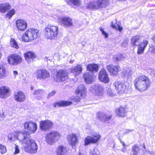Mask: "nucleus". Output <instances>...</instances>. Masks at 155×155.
Returning a JSON list of instances; mask_svg holds the SVG:
<instances>
[{
  "mask_svg": "<svg viewBox=\"0 0 155 155\" xmlns=\"http://www.w3.org/2000/svg\"><path fill=\"white\" fill-rule=\"evenodd\" d=\"M6 76L5 67L2 64L0 65V79L4 78Z\"/></svg>",
  "mask_w": 155,
  "mask_h": 155,
  "instance_id": "34",
  "label": "nucleus"
},
{
  "mask_svg": "<svg viewBox=\"0 0 155 155\" xmlns=\"http://www.w3.org/2000/svg\"><path fill=\"white\" fill-rule=\"evenodd\" d=\"M10 45L11 47L14 48L16 49H18L19 48V46L17 43L13 38H11V39Z\"/></svg>",
  "mask_w": 155,
  "mask_h": 155,
  "instance_id": "39",
  "label": "nucleus"
},
{
  "mask_svg": "<svg viewBox=\"0 0 155 155\" xmlns=\"http://www.w3.org/2000/svg\"><path fill=\"white\" fill-rule=\"evenodd\" d=\"M149 51L152 53L155 54V46H152L150 47Z\"/></svg>",
  "mask_w": 155,
  "mask_h": 155,
  "instance_id": "50",
  "label": "nucleus"
},
{
  "mask_svg": "<svg viewBox=\"0 0 155 155\" xmlns=\"http://www.w3.org/2000/svg\"><path fill=\"white\" fill-rule=\"evenodd\" d=\"M17 132L13 131L10 133L8 136V140L11 142L14 141L17 139Z\"/></svg>",
  "mask_w": 155,
  "mask_h": 155,
  "instance_id": "33",
  "label": "nucleus"
},
{
  "mask_svg": "<svg viewBox=\"0 0 155 155\" xmlns=\"http://www.w3.org/2000/svg\"><path fill=\"white\" fill-rule=\"evenodd\" d=\"M75 94L78 97L79 99L84 97L87 93L86 88L84 85H79L75 91Z\"/></svg>",
  "mask_w": 155,
  "mask_h": 155,
  "instance_id": "13",
  "label": "nucleus"
},
{
  "mask_svg": "<svg viewBox=\"0 0 155 155\" xmlns=\"http://www.w3.org/2000/svg\"><path fill=\"white\" fill-rule=\"evenodd\" d=\"M67 139L69 143L73 147L75 146L78 142V139L76 134H71L68 136Z\"/></svg>",
  "mask_w": 155,
  "mask_h": 155,
  "instance_id": "20",
  "label": "nucleus"
},
{
  "mask_svg": "<svg viewBox=\"0 0 155 155\" xmlns=\"http://www.w3.org/2000/svg\"><path fill=\"white\" fill-rule=\"evenodd\" d=\"M11 7V5L8 2L2 3L0 4V12L5 13L9 10Z\"/></svg>",
  "mask_w": 155,
  "mask_h": 155,
  "instance_id": "29",
  "label": "nucleus"
},
{
  "mask_svg": "<svg viewBox=\"0 0 155 155\" xmlns=\"http://www.w3.org/2000/svg\"><path fill=\"white\" fill-rule=\"evenodd\" d=\"M127 43L126 41L125 42H124L123 43L121 44V45L123 47H126L127 45Z\"/></svg>",
  "mask_w": 155,
  "mask_h": 155,
  "instance_id": "54",
  "label": "nucleus"
},
{
  "mask_svg": "<svg viewBox=\"0 0 155 155\" xmlns=\"http://www.w3.org/2000/svg\"><path fill=\"white\" fill-rule=\"evenodd\" d=\"M15 151L14 153L15 154H18L20 152V150L18 148V146L17 144H15Z\"/></svg>",
  "mask_w": 155,
  "mask_h": 155,
  "instance_id": "47",
  "label": "nucleus"
},
{
  "mask_svg": "<svg viewBox=\"0 0 155 155\" xmlns=\"http://www.w3.org/2000/svg\"><path fill=\"white\" fill-rule=\"evenodd\" d=\"M149 153L151 155H155V151H149Z\"/></svg>",
  "mask_w": 155,
  "mask_h": 155,
  "instance_id": "55",
  "label": "nucleus"
},
{
  "mask_svg": "<svg viewBox=\"0 0 155 155\" xmlns=\"http://www.w3.org/2000/svg\"><path fill=\"white\" fill-rule=\"evenodd\" d=\"M71 72L73 73L75 76L79 75L81 73L82 70V65L80 64H78L77 65L72 67L70 68Z\"/></svg>",
  "mask_w": 155,
  "mask_h": 155,
  "instance_id": "25",
  "label": "nucleus"
},
{
  "mask_svg": "<svg viewBox=\"0 0 155 155\" xmlns=\"http://www.w3.org/2000/svg\"><path fill=\"white\" fill-rule=\"evenodd\" d=\"M106 90H107V95L110 97L113 96L114 95V93L112 92L110 88H107Z\"/></svg>",
  "mask_w": 155,
  "mask_h": 155,
  "instance_id": "48",
  "label": "nucleus"
},
{
  "mask_svg": "<svg viewBox=\"0 0 155 155\" xmlns=\"http://www.w3.org/2000/svg\"><path fill=\"white\" fill-rule=\"evenodd\" d=\"M98 65L94 64H88L87 67V70L90 71L97 72L98 70Z\"/></svg>",
  "mask_w": 155,
  "mask_h": 155,
  "instance_id": "32",
  "label": "nucleus"
},
{
  "mask_svg": "<svg viewBox=\"0 0 155 155\" xmlns=\"http://www.w3.org/2000/svg\"><path fill=\"white\" fill-rule=\"evenodd\" d=\"M61 136V134L59 132L56 131H51L46 134V141L48 144L52 145L58 140Z\"/></svg>",
  "mask_w": 155,
  "mask_h": 155,
  "instance_id": "6",
  "label": "nucleus"
},
{
  "mask_svg": "<svg viewBox=\"0 0 155 155\" xmlns=\"http://www.w3.org/2000/svg\"><path fill=\"white\" fill-rule=\"evenodd\" d=\"M111 27L112 28L116 30H118L120 32H121L123 29L122 27L120 26L119 24H116V25H114L112 24Z\"/></svg>",
  "mask_w": 155,
  "mask_h": 155,
  "instance_id": "45",
  "label": "nucleus"
},
{
  "mask_svg": "<svg viewBox=\"0 0 155 155\" xmlns=\"http://www.w3.org/2000/svg\"><path fill=\"white\" fill-rule=\"evenodd\" d=\"M53 125V123L48 120H41L40 122V127L41 130L46 131L51 128Z\"/></svg>",
  "mask_w": 155,
  "mask_h": 155,
  "instance_id": "18",
  "label": "nucleus"
},
{
  "mask_svg": "<svg viewBox=\"0 0 155 155\" xmlns=\"http://www.w3.org/2000/svg\"><path fill=\"white\" fill-rule=\"evenodd\" d=\"M123 73L125 77L129 78L133 74V71L130 69H124Z\"/></svg>",
  "mask_w": 155,
  "mask_h": 155,
  "instance_id": "37",
  "label": "nucleus"
},
{
  "mask_svg": "<svg viewBox=\"0 0 155 155\" xmlns=\"http://www.w3.org/2000/svg\"><path fill=\"white\" fill-rule=\"evenodd\" d=\"M25 131L28 134L35 133L37 129V124L32 121H28L24 124Z\"/></svg>",
  "mask_w": 155,
  "mask_h": 155,
  "instance_id": "8",
  "label": "nucleus"
},
{
  "mask_svg": "<svg viewBox=\"0 0 155 155\" xmlns=\"http://www.w3.org/2000/svg\"><path fill=\"white\" fill-rule=\"evenodd\" d=\"M74 100L75 101L78 102V101H79V100L78 99H75Z\"/></svg>",
  "mask_w": 155,
  "mask_h": 155,
  "instance_id": "59",
  "label": "nucleus"
},
{
  "mask_svg": "<svg viewBox=\"0 0 155 155\" xmlns=\"http://www.w3.org/2000/svg\"><path fill=\"white\" fill-rule=\"evenodd\" d=\"M98 78L101 82L104 83H108L110 81V78L106 70L101 69L100 71L98 76Z\"/></svg>",
  "mask_w": 155,
  "mask_h": 155,
  "instance_id": "12",
  "label": "nucleus"
},
{
  "mask_svg": "<svg viewBox=\"0 0 155 155\" xmlns=\"http://www.w3.org/2000/svg\"><path fill=\"white\" fill-rule=\"evenodd\" d=\"M56 92L54 91H52L51 93H50L48 95L47 98H49L51 97L54 96Z\"/></svg>",
  "mask_w": 155,
  "mask_h": 155,
  "instance_id": "51",
  "label": "nucleus"
},
{
  "mask_svg": "<svg viewBox=\"0 0 155 155\" xmlns=\"http://www.w3.org/2000/svg\"><path fill=\"white\" fill-rule=\"evenodd\" d=\"M101 136L98 133L94 134L92 137L91 139L93 143H97L100 139Z\"/></svg>",
  "mask_w": 155,
  "mask_h": 155,
  "instance_id": "36",
  "label": "nucleus"
},
{
  "mask_svg": "<svg viewBox=\"0 0 155 155\" xmlns=\"http://www.w3.org/2000/svg\"><path fill=\"white\" fill-rule=\"evenodd\" d=\"M7 59L8 64L11 65H16L22 61L21 56L17 54L10 55L8 57Z\"/></svg>",
  "mask_w": 155,
  "mask_h": 155,
  "instance_id": "10",
  "label": "nucleus"
},
{
  "mask_svg": "<svg viewBox=\"0 0 155 155\" xmlns=\"http://www.w3.org/2000/svg\"><path fill=\"white\" fill-rule=\"evenodd\" d=\"M15 13V11L14 9L9 11L6 15V17L10 19Z\"/></svg>",
  "mask_w": 155,
  "mask_h": 155,
  "instance_id": "41",
  "label": "nucleus"
},
{
  "mask_svg": "<svg viewBox=\"0 0 155 155\" xmlns=\"http://www.w3.org/2000/svg\"><path fill=\"white\" fill-rule=\"evenodd\" d=\"M73 60H71V61H70V63H73Z\"/></svg>",
  "mask_w": 155,
  "mask_h": 155,
  "instance_id": "60",
  "label": "nucleus"
},
{
  "mask_svg": "<svg viewBox=\"0 0 155 155\" xmlns=\"http://www.w3.org/2000/svg\"><path fill=\"white\" fill-rule=\"evenodd\" d=\"M113 84L115 89L120 94L127 93L129 86L127 82L123 83L120 81H115Z\"/></svg>",
  "mask_w": 155,
  "mask_h": 155,
  "instance_id": "7",
  "label": "nucleus"
},
{
  "mask_svg": "<svg viewBox=\"0 0 155 155\" xmlns=\"http://www.w3.org/2000/svg\"><path fill=\"white\" fill-rule=\"evenodd\" d=\"M140 150V148L137 144L134 145L132 148V153L131 155H137L139 153Z\"/></svg>",
  "mask_w": 155,
  "mask_h": 155,
  "instance_id": "35",
  "label": "nucleus"
},
{
  "mask_svg": "<svg viewBox=\"0 0 155 155\" xmlns=\"http://www.w3.org/2000/svg\"><path fill=\"white\" fill-rule=\"evenodd\" d=\"M83 77L85 83L91 84L94 80L95 77L92 73L87 72L83 75Z\"/></svg>",
  "mask_w": 155,
  "mask_h": 155,
  "instance_id": "21",
  "label": "nucleus"
},
{
  "mask_svg": "<svg viewBox=\"0 0 155 155\" xmlns=\"http://www.w3.org/2000/svg\"><path fill=\"white\" fill-rule=\"evenodd\" d=\"M56 153L57 155H67V150L65 147L60 145L57 148Z\"/></svg>",
  "mask_w": 155,
  "mask_h": 155,
  "instance_id": "26",
  "label": "nucleus"
},
{
  "mask_svg": "<svg viewBox=\"0 0 155 155\" xmlns=\"http://www.w3.org/2000/svg\"><path fill=\"white\" fill-rule=\"evenodd\" d=\"M84 145L85 146H87L89 145L91 143H93L92 142L91 137L88 136L85 138L84 140Z\"/></svg>",
  "mask_w": 155,
  "mask_h": 155,
  "instance_id": "40",
  "label": "nucleus"
},
{
  "mask_svg": "<svg viewBox=\"0 0 155 155\" xmlns=\"http://www.w3.org/2000/svg\"><path fill=\"white\" fill-rule=\"evenodd\" d=\"M58 28L57 26L48 25L44 29L45 37L50 39H54L58 34Z\"/></svg>",
  "mask_w": 155,
  "mask_h": 155,
  "instance_id": "4",
  "label": "nucleus"
},
{
  "mask_svg": "<svg viewBox=\"0 0 155 155\" xmlns=\"http://www.w3.org/2000/svg\"><path fill=\"white\" fill-rule=\"evenodd\" d=\"M134 83L136 88L140 91L145 90L150 85L149 78L144 75L136 78Z\"/></svg>",
  "mask_w": 155,
  "mask_h": 155,
  "instance_id": "2",
  "label": "nucleus"
},
{
  "mask_svg": "<svg viewBox=\"0 0 155 155\" xmlns=\"http://www.w3.org/2000/svg\"><path fill=\"white\" fill-rule=\"evenodd\" d=\"M59 21L66 26H71L72 25V20L68 17H61L59 18Z\"/></svg>",
  "mask_w": 155,
  "mask_h": 155,
  "instance_id": "24",
  "label": "nucleus"
},
{
  "mask_svg": "<svg viewBox=\"0 0 155 155\" xmlns=\"http://www.w3.org/2000/svg\"><path fill=\"white\" fill-rule=\"evenodd\" d=\"M17 139L21 143L26 152L33 153L37 152L38 147L35 141L28 138L24 133L17 132Z\"/></svg>",
  "mask_w": 155,
  "mask_h": 155,
  "instance_id": "1",
  "label": "nucleus"
},
{
  "mask_svg": "<svg viewBox=\"0 0 155 155\" xmlns=\"http://www.w3.org/2000/svg\"><path fill=\"white\" fill-rule=\"evenodd\" d=\"M101 1H98L97 2H91L87 5V7L88 8L92 9H98L100 8Z\"/></svg>",
  "mask_w": 155,
  "mask_h": 155,
  "instance_id": "27",
  "label": "nucleus"
},
{
  "mask_svg": "<svg viewBox=\"0 0 155 155\" xmlns=\"http://www.w3.org/2000/svg\"><path fill=\"white\" fill-rule=\"evenodd\" d=\"M90 155H99V152L97 149H91L90 152Z\"/></svg>",
  "mask_w": 155,
  "mask_h": 155,
  "instance_id": "43",
  "label": "nucleus"
},
{
  "mask_svg": "<svg viewBox=\"0 0 155 155\" xmlns=\"http://www.w3.org/2000/svg\"><path fill=\"white\" fill-rule=\"evenodd\" d=\"M152 39L153 40V41L155 43V34L153 35L152 37Z\"/></svg>",
  "mask_w": 155,
  "mask_h": 155,
  "instance_id": "57",
  "label": "nucleus"
},
{
  "mask_svg": "<svg viewBox=\"0 0 155 155\" xmlns=\"http://www.w3.org/2000/svg\"><path fill=\"white\" fill-rule=\"evenodd\" d=\"M11 90L8 87L2 86L0 87V98L5 99L10 95Z\"/></svg>",
  "mask_w": 155,
  "mask_h": 155,
  "instance_id": "15",
  "label": "nucleus"
},
{
  "mask_svg": "<svg viewBox=\"0 0 155 155\" xmlns=\"http://www.w3.org/2000/svg\"><path fill=\"white\" fill-rule=\"evenodd\" d=\"M121 143L122 144L123 146V148L121 150L123 152H125L126 151V145L122 141H121Z\"/></svg>",
  "mask_w": 155,
  "mask_h": 155,
  "instance_id": "52",
  "label": "nucleus"
},
{
  "mask_svg": "<svg viewBox=\"0 0 155 155\" xmlns=\"http://www.w3.org/2000/svg\"><path fill=\"white\" fill-rule=\"evenodd\" d=\"M107 69L111 75H116L120 70V67L118 65H115L112 64L107 65Z\"/></svg>",
  "mask_w": 155,
  "mask_h": 155,
  "instance_id": "16",
  "label": "nucleus"
},
{
  "mask_svg": "<svg viewBox=\"0 0 155 155\" xmlns=\"http://www.w3.org/2000/svg\"><path fill=\"white\" fill-rule=\"evenodd\" d=\"M7 151V149L5 146L0 144V153L3 154Z\"/></svg>",
  "mask_w": 155,
  "mask_h": 155,
  "instance_id": "44",
  "label": "nucleus"
},
{
  "mask_svg": "<svg viewBox=\"0 0 155 155\" xmlns=\"http://www.w3.org/2000/svg\"><path fill=\"white\" fill-rule=\"evenodd\" d=\"M115 112L117 116L120 117H125L126 114L125 108L121 106L116 109Z\"/></svg>",
  "mask_w": 155,
  "mask_h": 155,
  "instance_id": "28",
  "label": "nucleus"
},
{
  "mask_svg": "<svg viewBox=\"0 0 155 155\" xmlns=\"http://www.w3.org/2000/svg\"><path fill=\"white\" fill-rule=\"evenodd\" d=\"M143 147L144 149L145 148V146L144 144L143 145Z\"/></svg>",
  "mask_w": 155,
  "mask_h": 155,
  "instance_id": "61",
  "label": "nucleus"
},
{
  "mask_svg": "<svg viewBox=\"0 0 155 155\" xmlns=\"http://www.w3.org/2000/svg\"><path fill=\"white\" fill-rule=\"evenodd\" d=\"M130 130L129 129H127V130H126L125 131V133L126 134L128 132H130Z\"/></svg>",
  "mask_w": 155,
  "mask_h": 155,
  "instance_id": "58",
  "label": "nucleus"
},
{
  "mask_svg": "<svg viewBox=\"0 0 155 155\" xmlns=\"http://www.w3.org/2000/svg\"><path fill=\"white\" fill-rule=\"evenodd\" d=\"M141 41V37L136 35L133 37L131 38V44L133 46H137V52L138 54H140L143 53L148 43V41L146 40L140 43Z\"/></svg>",
  "mask_w": 155,
  "mask_h": 155,
  "instance_id": "3",
  "label": "nucleus"
},
{
  "mask_svg": "<svg viewBox=\"0 0 155 155\" xmlns=\"http://www.w3.org/2000/svg\"><path fill=\"white\" fill-rule=\"evenodd\" d=\"M44 91L42 89H36L33 92L32 94L37 99L39 100L42 98V96L44 94Z\"/></svg>",
  "mask_w": 155,
  "mask_h": 155,
  "instance_id": "30",
  "label": "nucleus"
},
{
  "mask_svg": "<svg viewBox=\"0 0 155 155\" xmlns=\"http://www.w3.org/2000/svg\"><path fill=\"white\" fill-rule=\"evenodd\" d=\"M14 75L16 76L18 74V72L17 71H14L13 72Z\"/></svg>",
  "mask_w": 155,
  "mask_h": 155,
  "instance_id": "56",
  "label": "nucleus"
},
{
  "mask_svg": "<svg viewBox=\"0 0 155 155\" xmlns=\"http://www.w3.org/2000/svg\"><path fill=\"white\" fill-rule=\"evenodd\" d=\"M72 104L71 101H61L53 104L54 107H65L70 105Z\"/></svg>",
  "mask_w": 155,
  "mask_h": 155,
  "instance_id": "31",
  "label": "nucleus"
},
{
  "mask_svg": "<svg viewBox=\"0 0 155 155\" xmlns=\"http://www.w3.org/2000/svg\"><path fill=\"white\" fill-rule=\"evenodd\" d=\"M39 34L38 29L31 28L27 30L23 35L22 40L25 42L31 41L37 38Z\"/></svg>",
  "mask_w": 155,
  "mask_h": 155,
  "instance_id": "5",
  "label": "nucleus"
},
{
  "mask_svg": "<svg viewBox=\"0 0 155 155\" xmlns=\"http://www.w3.org/2000/svg\"><path fill=\"white\" fill-rule=\"evenodd\" d=\"M99 29L100 30L102 34L104 36L105 38H107L108 37V35L107 33L104 31L102 28H100Z\"/></svg>",
  "mask_w": 155,
  "mask_h": 155,
  "instance_id": "49",
  "label": "nucleus"
},
{
  "mask_svg": "<svg viewBox=\"0 0 155 155\" xmlns=\"http://www.w3.org/2000/svg\"><path fill=\"white\" fill-rule=\"evenodd\" d=\"M90 91L96 95L101 96L103 95L104 89L102 85L99 84H95L90 88Z\"/></svg>",
  "mask_w": 155,
  "mask_h": 155,
  "instance_id": "11",
  "label": "nucleus"
},
{
  "mask_svg": "<svg viewBox=\"0 0 155 155\" xmlns=\"http://www.w3.org/2000/svg\"><path fill=\"white\" fill-rule=\"evenodd\" d=\"M67 3L70 4L71 3H73L74 5L79 6L81 4V0H66Z\"/></svg>",
  "mask_w": 155,
  "mask_h": 155,
  "instance_id": "38",
  "label": "nucleus"
},
{
  "mask_svg": "<svg viewBox=\"0 0 155 155\" xmlns=\"http://www.w3.org/2000/svg\"><path fill=\"white\" fill-rule=\"evenodd\" d=\"M5 118V115L3 112H1L0 111V120H2Z\"/></svg>",
  "mask_w": 155,
  "mask_h": 155,
  "instance_id": "53",
  "label": "nucleus"
},
{
  "mask_svg": "<svg viewBox=\"0 0 155 155\" xmlns=\"http://www.w3.org/2000/svg\"><path fill=\"white\" fill-rule=\"evenodd\" d=\"M68 78V73L67 72L63 70H60L57 72L54 77V79L55 81L60 82L64 81Z\"/></svg>",
  "mask_w": 155,
  "mask_h": 155,
  "instance_id": "9",
  "label": "nucleus"
},
{
  "mask_svg": "<svg viewBox=\"0 0 155 155\" xmlns=\"http://www.w3.org/2000/svg\"><path fill=\"white\" fill-rule=\"evenodd\" d=\"M15 24L18 30L21 31H24L27 27L26 21L22 19H17L16 20Z\"/></svg>",
  "mask_w": 155,
  "mask_h": 155,
  "instance_id": "17",
  "label": "nucleus"
},
{
  "mask_svg": "<svg viewBox=\"0 0 155 155\" xmlns=\"http://www.w3.org/2000/svg\"><path fill=\"white\" fill-rule=\"evenodd\" d=\"M36 75L38 78L40 80H45L50 77L49 72L45 69H41L36 72Z\"/></svg>",
  "mask_w": 155,
  "mask_h": 155,
  "instance_id": "14",
  "label": "nucleus"
},
{
  "mask_svg": "<svg viewBox=\"0 0 155 155\" xmlns=\"http://www.w3.org/2000/svg\"><path fill=\"white\" fill-rule=\"evenodd\" d=\"M31 90H33V87L31 86Z\"/></svg>",
  "mask_w": 155,
  "mask_h": 155,
  "instance_id": "62",
  "label": "nucleus"
},
{
  "mask_svg": "<svg viewBox=\"0 0 155 155\" xmlns=\"http://www.w3.org/2000/svg\"><path fill=\"white\" fill-rule=\"evenodd\" d=\"M98 1H101V3H100V8L103 7H105L109 4V0H99Z\"/></svg>",
  "mask_w": 155,
  "mask_h": 155,
  "instance_id": "42",
  "label": "nucleus"
},
{
  "mask_svg": "<svg viewBox=\"0 0 155 155\" xmlns=\"http://www.w3.org/2000/svg\"><path fill=\"white\" fill-rule=\"evenodd\" d=\"M123 57L122 55L120 54H118L114 56V58L118 61L121 60Z\"/></svg>",
  "mask_w": 155,
  "mask_h": 155,
  "instance_id": "46",
  "label": "nucleus"
},
{
  "mask_svg": "<svg viewBox=\"0 0 155 155\" xmlns=\"http://www.w3.org/2000/svg\"><path fill=\"white\" fill-rule=\"evenodd\" d=\"M25 60L28 63H29L33 61L35 58V54L32 51L26 52L24 54Z\"/></svg>",
  "mask_w": 155,
  "mask_h": 155,
  "instance_id": "23",
  "label": "nucleus"
},
{
  "mask_svg": "<svg viewBox=\"0 0 155 155\" xmlns=\"http://www.w3.org/2000/svg\"><path fill=\"white\" fill-rule=\"evenodd\" d=\"M26 98L23 92L18 91L15 93L14 96L15 100L18 102H22L25 101Z\"/></svg>",
  "mask_w": 155,
  "mask_h": 155,
  "instance_id": "22",
  "label": "nucleus"
},
{
  "mask_svg": "<svg viewBox=\"0 0 155 155\" xmlns=\"http://www.w3.org/2000/svg\"><path fill=\"white\" fill-rule=\"evenodd\" d=\"M112 115L105 113H100L97 114V117L100 120L105 123H108L111 118Z\"/></svg>",
  "mask_w": 155,
  "mask_h": 155,
  "instance_id": "19",
  "label": "nucleus"
}]
</instances>
